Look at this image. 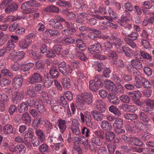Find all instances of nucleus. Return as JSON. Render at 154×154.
I'll list each match as a JSON object with an SVG mask.
<instances>
[{
	"label": "nucleus",
	"mask_w": 154,
	"mask_h": 154,
	"mask_svg": "<svg viewBox=\"0 0 154 154\" xmlns=\"http://www.w3.org/2000/svg\"><path fill=\"white\" fill-rule=\"evenodd\" d=\"M93 95L90 92H83L77 96L76 102L78 105H84V103L90 104L92 102Z\"/></svg>",
	"instance_id": "1"
},
{
	"label": "nucleus",
	"mask_w": 154,
	"mask_h": 154,
	"mask_svg": "<svg viewBox=\"0 0 154 154\" xmlns=\"http://www.w3.org/2000/svg\"><path fill=\"white\" fill-rule=\"evenodd\" d=\"M104 84L105 88L110 92L115 94H117V90L119 92L122 93H123L124 92V88L120 84H117V88L114 84L109 80L105 81Z\"/></svg>",
	"instance_id": "2"
},
{
	"label": "nucleus",
	"mask_w": 154,
	"mask_h": 154,
	"mask_svg": "<svg viewBox=\"0 0 154 154\" xmlns=\"http://www.w3.org/2000/svg\"><path fill=\"white\" fill-rule=\"evenodd\" d=\"M85 119L84 115L82 112H80L81 122L83 123L85 121L86 124L87 126L93 129L96 128L97 125L94 121H92V118L90 113L89 112L86 111L85 112Z\"/></svg>",
	"instance_id": "3"
},
{
	"label": "nucleus",
	"mask_w": 154,
	"mask_h": 154,
	"mask_svg": "<svg viewBox=\"0 0 154 154\" xmlns=\"http://www.w3.org/2000/svg\"><path fill=\"white\" fill-rule=\"evenodd\" d=\"M134 122L135 125V127H134L131 124H127L125 125L126 130L134 133L137 132L139 130H140L142 132L144 131V130H143V126L145 125H143L137 120L134 121Z\"/></svg>",
	"instance_id": "4"
},
{
	"label": "nucleus",
	"mask_w": 154,
	"mask_h": 154,
	"mask_svg": "<svg viewBox=\"0 0 154 154\" xmlns=\"http://www.w3.org/2000/svg\"><path fill=\"white\" fill-rule=\"evenodd\" d=\"M131 65H128L127 66L128 70L130 72L134 74H136L137 75H140V73L136 69L135 66L138 65L141 66L142 63L137 60H132L131 62Z\"/></svg>",
	"instance_id": "5"
},
{
	"label": "nucleus",
	"mask_w": 154,
	"mask_h": 154,
	"mask_svg": "<svg viewBox=\"0 0 154 154\" xmlns=\"http://www.w3.org/2000/svg\"><path fill=\"white\" fill-rule=\"evenodd\" d=\"M101 47L100 44L99 43H95L89 46L88 52L94 55V57L97 58L100 53Z\"/></svg>",
	"instance_id": "6"
},
{
	"label": "nucleus",
	"mask_w": 154,
	"mask_h": 154,
	"mask_svg": "<svg viewBox=\"0 0 154 154\" xmlns=\"http://www.w3.org/2000/svg\"><path fill=\"white\" fill-rule=\"evenodd\" d=\"M58 68L60 72L64 76L68 75V72L71 73L72 71V69L70 65L68 64L66 65L65 62H61L58 65Z\"/></svg>",
	"instance_id": "7"
},
{
	"label": "nucleus",
	"mask_w": 154,
	"mask_h": 154,
	"mask_svg": "<svg viewBox=\"0 0 154 154\" xmlns=\"http://www.w3.org/2000/svg\"><path fill=\"white\" fill-rule=\"evenodd\" d=\"M125 13L126 16H125L124 14L122 15L121 18L118 20V22L121 26H123L125 28L130 29L131 27V25L127 23V21L129 20L128 17L129 16L130 13L126 10L125 11Z\"/></svg>",
	"instance_id": "8"
},
{
	"label": "nucleus",
	"mask_w": 154,
	"mask_h": 154,
	"mask_svg": "<svg viewBox=\"0 0 154 154\" xmlns=\"http://www.w3.org/2000/svg\"><path fill=\"white\" fill-rule=\"evenodd\" d=\"M80 125L79 122L77 119H73L72 120L70 129L73 134L77 135L80 134Z\"/></svg>",
	"instance_id": "9"
},
{
	"label": "nucleus",
	"mask_w": 154,
	"mask_h": 154,
	"mask_svg": "<svg viewBox=\"0 0 154 154\" xmlns=\"http://www.w3.org/2000/svg\"><path fill=\"white\" fill-rule=\"evenodd\" d=\"M142 107H141L142 110V111L139 114L140 118L141 120L143 121L144 122L148 123L147 125L148 127H149L151 126L152 122L149 118L145 114L144 112H149V110L148 109H142Z\"/></svg>",
	"instance_id": "10"
},
{
	"label": "nucleus",
	"mask_w": 154,
	"mask_h": 154,
	"mask_svg": "<svg viewBox=\"0 0 154 154\" xmlns=\"http://www.w3.org/2000/svg\"><path fill=\"white\" fill-rule=\"evenodd\" d=\"M23 82V77L21 75H17L13 79V84L16 89L20 88Z\"/></svg>",
	"instance_id": "11"
},
{
	"label": "nucleus",
	"mask_w": 154,
	"mask_h": 154,
	"mask_svg": "<svg viewBox=\"0 0 154 154\" xmlns=\"http://www.w3.org/2000/svg\"><path fill=\"white\" fill-rule=\"evenodd\" d=\"M42 81V78L41 75L37 72L33 73L30 79L29 82L32 84L40 83Z\"/></svg>",
	"instance_id": "12"
},
{
	"label": "nucleus",
	"mask_w": 154,
	"mask_h": 154,
	"mask_svg": "<svg viewBox=\"0 0 154 154\" xmlns=\"http://www.w3.org/2000/svg\"><path fill=\"white\" fill-rule=\"evenodd\" d=\"M94 105L98 111L101 113H104L106 111V106L104 102L100 100H96Z\"/></svg>",
	"instance_id": "13"
},
{
	"label": "nucleus",
	"mask_w": 154,
	"mask_h": 154,
	"mask_svg": "<svg viewBox=\"0 0 154 154\" xmlns=\"http://www.w3.org/2000/svg\"><path fill=\"white\" fill-rule=\"evenodd\" d=\"M50 27L54 29H61L63 26L61 23L58 22L57 20L54 18L51 19L48 22Z\"/></svg>",
	"instance_id": "14"
},
{
	"label": "nucleus",
	"mask_w": 154,
	"mask_h": 154,
	"mask_svg": "<svg viewBox=\"0 0 154 154\" xmlns=\"http://www.w3.org/2000/svg\"><path fill=\"white\" fill-rule=\"evenodd\" d=\"M29 7V6L27 2H25L22 5L21 7V9L23 13L25 14H28L33 13L35 11V8H28V7Z\"/></svg>",
	"instance_id": "15"
},
{
	"label": "nucleus",
	"mask_w": 154,
	"mask_h": 154,
	"mask_svg": "<svg viewBox=\"0 0 154 154\" xmlns=\"http://www.w3.org/2000/svg\"><path fill=\"white\" fill-rule=\"evenodd\" d=\"M122 109L125 111L134 112L137 110V108L135 105L124 104L122 105Z\"/></svg>",
	"instance_id": "16"
},
{
	"label": "nucleus",
	"mask_w": 154,
	"mask_h": 154,
	"mask_svg": "<svg viewBox=\"0 0 154 154\" xmlns=\"http://www.w3.org/2000/svg\"><path fill=\"white\" fill-rule=\"evenodd\" d=\"M34 131L33 129L31 128L28 129L27 132L24 135V139L25 141H27L28 139L32 140L35 137L34 136Z\"/></svg>",
	"instance_id": "17"
},
{
	"label": "nucleus",
	"mask_w": 154,
	"mask_h": 154,
	"mask_svg": "<svg viewBox=\"0 0 154 154\" xmlns=\"http://www.w3.org/2000/svg\"><path fill=\"white\" fill-rule=\"evenodd\" d=\"M110 39L112 41V44L117 48L118 47L120 48L123 44V42L121 41L120 38L115 36H111Z\"/></svg>",
	"instance_id": "18"
},
{
	"label": "nucleus",
	"mask_w": 154,
	"mask_h": 154,
	"mask_svg": "<svg viewBox=\"0 0 154 154\" xmlns=\"http://www.w3.org/2000/svg\"><path fill=\"white\" fill-rule=\"evenodd\" d=\"M19 45L22 49L27 48L31 43V41L28 38L22 39L19 42Z\"/></svg>",
	"instance_id": "19"
},
{
	"label": "nucleus",
	"mask_w": 154,
	"mask_h": 154,
	"mask_svg": "<svg viewBox=\"0 0 154 154\" xmlns=\"http://www.w3.org/2000/svg\"><path fill=\"white\" fill-rule=\"evenodd\" d=\"M58 123L60 131L62 134L65 131L66 127L65 121L64 120L60 119L59 120Z\"/></svg>",
	"instance_id": "20"
},
{
	"label": "nucleus",
	"mask_w": 154,
	"mask_h": 154,
	"mask_svg": "<svg viewBox=\"0 0 154 154\" xmlns=\"http://www.w3.org/2000/svg\"><path fill=\"white\" fill-rule=\"evenodd\" d=\"M91 114L94 119L97 121H100L103 119V115L98 111L93 110Z\"/></svg>",
	"instance_id": "21"
},
{
	"label": "nucleus",
	"mask_w": 154,
	"mask_h": 154,
	"mask_svg": "<svg viewBox=\"0 0 154 154\" xmlns=\"http://www.w3.org/2000/svg\"><path fill=\"white\" fill-rule=\"evenodd\" d=\"M100 126L102 129L105 131L111 130L112 128L111 124L106 120L102 121Z\"/></svg>",
	"instance_id": "22"
},
{
	"label": "nucleus",
	"mask_w": 154,
	"mask_h": 154,
	"mask_svg": "<svg viewBox=\"0 0 154 154\" xmlns=\"http://www.w3.org/2000/svg\"><path fill=\"white\" fill-rule=\"evenodd\" d=\"M3 132L5 134L7 135L13 133V128L11 125L7 124L3 128Z\"/></svg>",
	"instance_id": "23"
},
{
	"label": "nucleus",
	"mask_w": 154,
	"mask_h": 154,
	"mask_svg": "<svg viewBox=\"0 0 154 154\" xmlns=\"http://www.w3.org/2000/svg\"><path fill=\"white\" fill-rule=\"evenodd\" d=\"M61 82L64 88L68 89L71 87L70 79L67 77H65L61 79Z\"/></svg>",
	"instance_id": "24"
},
{
	"label": "nucleus",
	"mask_w": 154,
	"mask_h": 154,
	"mask_svg": "<svg viewBox=\"0 0 154 154\" xmlns=\"http://www.w3.org/2000/svg\"><path fill=\"white\" fill-rule=\"evenodd\" d=\"M21 118L26 125H30L31 120V117L28 112H26L23 113L22 115Z\"/></svg>",
	"instance_id": "25"
},
{
	"label": "nucleus",
	"mask_w": 154,
	"mask_h": 154,
	"mask_svg": "<svg viewBox=\"0 0 154 154\" xmlns=\"http://www.w3.org/2000/svg\"><path fill=\"white\" fill-rule=\"evenodd\" d=\"M115 133L112 131L106 132L105 134V139L107 142L112 141L115 138Z\"/></svg>",
	"instance_id": "26"
},
{
	"label": "nucleus",
	"mask_w": 154,
	"mask_h": 154,
	"mask_svg": "<svg viewBox=\"0 0 154 154\" xmlns=\"http://www.w3.org/2000/svg\"><path fill=\"white\" fill-rule=\"evenodd\" d=\"M34 65V63L30 62L23 64L21 66V70L23 72L27 71L33 66Z\"/></svg>",
	"instance_id": "27"
},
{
	"label": "nucleus",
	"mask_w": 154,
	"mask_h": 154,
	"mask_svg": "<svg viewBox=\"0 0 154 154\" xmlns=\"http://www.w3.org/2000/svg\"><path fill=\"white\" fill-rule=\"evenodd\" d=\"M127 94L131 97L135 99L140 98L142 95L141 93L137 91H134L133 92H128Z\"/></svg>",
	"instance_id": "28"
},
{
	"label": "nucleus",
	"mask_w": 154,
	"mask_h": 154,
	"mask_svg": "<svg viewBox=\"0 0 154 154\" xmlns=\"http://www.w3.org/2000/svg\"><path fill=\"white\" fill-rule=\"evenodd\" d=\"M45 33L47 36H52L57 35L60 33V32L56 30L49 29L45 31Z\"/></svg>",
	"instance_id": "29"
},
{
	"label": "nucleus",
	"mask_w": 154,
	"mask_h": 154,
	"mask_svg": "<svg viewBox=\"0 0 154 154\" xmlns=\"http://www.w3.org/2000/svg\"><path fill=\"white\" fill-rule=\"evenodd\" d=\"M120 50L125 53V54L126 56L129 57L132 55V50L129 48L126 47V46H122Z\"/></svg>",
	"instance_id": "30"
},
{
	"label": "nucleus",
	"mask_w": 154,
	"mask_h": 154,
	"mask_svg": "<svg viewBox=\"0 0 154 154\" xmlns=\"http://www.w3.org/2000/svg\"><path fill=\"white\" fill-rule=\"evenodd\" d=\"M35 133L41 142L44 141L45 140V135L42 130L37 129L35 131Z\"/></svg>",
	"instance_id": "31"
},
{
	"label": "nucleus",
	"mask_w": 154,
	"mask_h": 154,
	"mask_svg": "<svg viewBox=\"0 0 154 154\" xmlns=\"http://www.w3.org/2000/svg\"><path fill=\"white\" fill-rule=\"evenodd\" d=\"M109 111L114 114L118 116H120L121 115L120 112L118 108L113 105H111L109 107Z\"/></svg>",
	"instance_id": "32"
},
{
	"label": "nucleus",
	"mask_w": 154,
	"mask_h": 154,
	"mask_svg": "<svg viewBox=\"0 0 154 154\" xmlns=\"http://www.w3.org/2000/svg\"><path fill=\"white\" fill-rule=\"evenodd\" d=\"M130 143H133L134 145L137 146H142V142L136 137H130Z\"/></svg>",
	"instance_id": "33"
},
{
	"label": "nucleus",
	"mask_w": 154,
	"mask_h": 154,
	"mask_svg": "<svg viewBox=\"0 0 154 154\" xmlns=\"http://www.w3.org/2000/svg\"><path fill=\"white\" fill-rule=\"evenodd\" d=\"M50 74L52 79H57L59 76L58 72L55 67H52L51 69Z\"/></svg>",
	"instance_id": "34"
},
{
	"label": "nucleus",
	"mask_w": 154,
	"mask_h": 154,
	"mask_svg": "<svg viewBox=\"0 0 154 154\" xmlns=\"http://www.w3.org/2000/svg\"><path fill=\"white\" fill-rule=\"evenodd\" d=\"M94 67L96 70L98 72L102 71V69L104 67L103 64L102 63H99L97 61H95L93 64Z\"/></svg>",
	"instance_id": "35"
},
{
	"label": "nucleus",
	"mask_w": 154,
	"mask_h": 154,
	"mask_svg": "<svg viewBox=\"0 0 154 154\" xmlns=\"http://www.w3.org/2000/svg\"><path fill=\"white\" fill-rule=\"evenodd\" d=\"M38 110V112L41 113H43L45 111V108L43 105L41 101H37L35 107Z\"/></svg>",
	"instance_id": "36"
},
{
	"label": "nucleus",
	"mask_w": 154,
	"mask_h": 154,
	"mask_svg": "<svg viewBox=\"0 0 154 154\" xmlns=\"http://www.w3.org/2000/svg\"><path fill=\"white\" fill-rule=\"evenodd\" d=\"M76 44L80 50L83 51L85 49V44L81 39L79 38L76 40Z\"/></svg>",
	"instance_id": "37"
},
{
	"label": "nucleus",
	"mask_w": 154,
	"mask_h": 154,
	"mask_svg": "<svg viewBox=\"0 0 154 154\" xmlns=\"http://www.w3.org/2000/svg\"><path fill=\"white\" fill-rule=\"evenodd\" d=\"M42 124L44 125L45 130L47 132H49L52 128V124L51 122L46 120H45L43 121Z\"/></svg>",
	"instance_id": "38"
},
{
	"label": "nucleus",
	"mask_w": 154,
	"mask_h": 154,
	"mask_svg": "<svg viewBox=\"0 0 154 154\" xmlns=\"http://www.w3.org/2000/svg\"><path fill=\"white\" fill-rule=\"evenodd\" d=\"M18 109L20 112H23L26 111L28 109L27 104L25 102L21 103L18 106Z\"/></svg>",
	"instance_id": "39"
},
{
	"label": "nucleus",
	"mask_w": 154,
	"mask_h": 154,
	"mask_svg": "<svg viewBox=\"0 0 154 154\" xmlns=\"http://www.w3.org/2000/svg\"><path fill=\"white\" fill-rule=\"evenodd\" d=\"M45 11L52 12L57 13L59 11V8L54 5H49L45 9Z\"/></svg>",
	"instance_id": "40"
},
{
	"label": "nucleus",
	"mask_w": 154,
	"mask_h": 154,
	"mask_svg": "<svg viewBox=\"0 0 154 154\" xmlns=\"http://www.w3.org/2000/svg\"><path fill=\"white\" fill-rule=\"evenodd\" d=\"M56 4L60 7L66 6L69 8L71 6V5L69 2L65 1L59 0L57 2Z\"/></svg>",
	"instance_id": "41"
},
{
	"label": "nucleus",
	"mask_w": 154,
	"mask_h": 154,
	"mask_svg": "<svg viewBox=\"0 0 154 154\" xmlns=\"http://www.w3.org/2000/svg\"><path fill=\"white\" fill-rule=\"evenodd\" d=\"M124 117L127 119L133 120L136 119L138 116L137 114H135L126 113L124 115Z\"/></svg>",
	"instance_id": "42"
},
{
	"label": "nucleus",
	"mask_w": 154,
	"mask_h": 154,
	"mask_svg": "<svg viewBox=\"0 0 154 154\" xmlns=\"http://www.w3.org/2000/svg\"><path fill=\"white\" fill-rule=\"evenodd\" d=\"M15 47L14 42L12 41H10L8 42L7 44V47L5 48L7 52L8 53V51H10V50H14Z\"/></svg>",
	"instance_id": "43"
},
{
	"label": "nucleus",
	"mask_w": 154,
	"mask_h": 154,
	"mask_svg": "<svg viewBox=\"0 0 154 154\" xmlns=\"http://www.w3.org/2000/svg\"><path fill=\"white\" fill-rule=\"evenodd\" d=\"M87 17V14L85 13H80L78 15L76 22L78 23H82L84 22V18Z\"/></svg>",
	"instance_id": "44"
},
{
	"label": "nucleus",
	"mask_w": 154,
	"mask_h": 154,
	"mask_svg": "<svg viewBox=\"0 0 154 154\" xmlns=\"http://www.w3.org/2000/svg\"><path fill=\"white\" fill-rule=\"evenodd\" d=\"M22 17H23L22 16H17V17H14L13 16H10L7 17L3 22H5L7 21L8 20H10L11 21H14L18 20L21 19Z\"/></svg>",
	"instance_id": "45"
},
{
	"label": "nucleus",
	"mask_w": 154,
	"mask_h": 154,
	"mask_svg": "<svg viewBox=\"0 0 154 154\" xmlns=\"http://www.w3.org/2000/svg\"><path fill=\"white\" fill-rule=\"evenodd\" d=\"M8 36L3 32L0 33V46L3 45L8 39Z\"/></svg>",
	"instance_id": "46"
},
{
	"label": "nucleus",
	"mask_w": 154,
	"mask_h": 154,
	"mask_svg": "<svg viewBox=\"0 0 154 154\" xmlns=\"http://www.w3.org/2000/svg\"><path fill=\"white\" fill-rule=\"evenodd\" d=\"M123 121L122 119H117L115 121L113 124V127L115 128L118 127H122Z\"/></svg>",
	"instance_id": "47"
},
{
	"label": "nucleus",
	"mask_w": 154,
	"mask_h": 154,
	"mask_svg": "<svg viewBox=\"0 0 154 154\" xmlns=\"http://www.w3.org/2000/svg\"><path fill=\"white\" fill-rule=\"evenodd\" d=\"M124 39L125 42L132 48H134L136 47V44L133 40L127 37L124 38Z\"/></svg>",
	"instance_id": "48"
},
{
	"label": "nucleus",
	"mask_w": 154,
	"mask_h": 154,
	"mask_svg": "<svg viewBox=\"0 0 154 154\" xmlns=\"http://www.w3.org/2000/svg\"><path fill=\"white\" fill-rule=\"evenodd\" d=\"M141 6L142 8V10L148 9L151 8L152 5L150 3L147 1H145L141 2Z\"/></svg>",
	"instance_id": "49"
},
{
	"label": "nucleus",
	"mask_w": 154,
	"mask_h": 154,
	"mask_svg": "<svg viewBox=\"0 0 154 154\" xmlns=\"http://www.w3.org/2000/svg\"><path fill=\"white\" fill-rule=\"evenodd\" d=\"M138 52L139 53H140V54L143 58L149 60L150 61L152 60V57L149 54L143 51H138Z\"/></svg>",
	"instance_id": "50"
},
{
	"label": "nucleus",
	"mask_w": 154,
	"mask_h": 154,
	"mask_svg": "<svg viewBox=\"0 0 154 154\" xmlns=\"http://www.w3.org/2000/svg\"><path fill=\"white\" fill-rule=\"evenodd\" d=\"M142 84L145 88H150L152 85L146 79L142 78H141Z\"/></svg>",
	"instance_id": "51"
},
{
	"label": "nucleus",
	"mask_w": 154,
	"mask_h": 154,
	"mask_svg": "<svg viewBox=\"0 0 154 154\" xmlns=\"http://www.w3.org/2000/svg\"><path fill=\"white\" fill-rule=\"evenodd\" d=\"M108 150L110 154H113L116 146L112 143H109L107 145Z\"/></svg>",
	"instance_id": "52"
},
{
	"label": "nucleus",
	"mask_w": 154,
	"mask_h": 154,
	"mask_svg": "<svg viewBox=\"0 0 154 154\" xmlns=\"http://www.w3.org/2000/svg\"><path fill=\"white\" fill-rule=\"evenodd\" d=\"M26 148L23 144L17 145L14 147V151L19 152H21L22 151H24Z\"/></svg>",
	"instance_id": "53"
},
{
	"label": "nucleus",
	"mask_w": 154,
	"mask_h": 154,
	"mask_svg": "<svg viewBox=\"0 0 154 154\" xmlns=\"http://www.w3.org/2000/svg\"><path fill=\"white\" fill-rule=\"evenodd\" d=\"M52 148H54L56 151H58L63 146V144L62 143H53L50 145Z\"/></svg>",
	"instance_id": "54"
},
{
	"label": "nucleus",
	"mask_w": 154,
	"mask_h": 154,
	"mask_svg": "<svg viewBox=\"0 0 154 154\" xmlns=\"http://www.w3.org/2000/svg\"><path fill=\"white\" fill-rule=\"evenodd\" d=\"M134 75H135V81L134 83V85L137 88H140L141 87V85L140 80L138 77L139 75H137L136 74Z\"/></svg>",
	"instance_id": "55"
},
{
	"label": "nucleus",
	"mask_w": 154,
	"mask_h": 154,
	"mask_svg": "<svg viewBox=\"0 0 154 154\" xmlns=\"http://www.w3.org/2000/svg\"><path fill=\"white\" fill-rule=\"evenodd\" d=\"M11 83V81L7 79H3L0 80V85L2 87L9 85Z\"/></svg>",
	"instance_id": "56"
},
{
	"label": "nucleus",
	"mask_w": 154,
	"mask_h": 154,
	"mask_svg": "<svg viewBox=\"0 0 154 154\" xmlns=\"http://www.w3.org/2000/svg\"><path fill=\"white\" fill-rule=\"evenodd\" d=\"M41 121V119L40 118L34 119L32 123V127L35 129H37L40 124Z\"/></svg>",
	"instance_id": "57"
},
{
	"label": "nucleus",
	"mask_w": 154,
	"mask_h": 154,
	"mask_svg": "<svg viewBox=\"0 0 154 154\" xmlns=\"http://www.w3.org/2000/svg\"><path fill=\"white\" fill-rule=\"evenodd\" d=\"M60 105L62 106L60 107L61 109L64 108L66 107L67 108L69 106L64 96H61L60 97Z\"/></svg>",
	"instance_id": "58"
},
{
	"label": "nucleus",
	"mask_w": 154,
	"mask_h": 154,
	"mask_svg": "<svg viewBox=\"0 0 154 154\" xmlns=\"http://www.w3.org/2000/svg\"><path fill=\"white\" fill-rule=\"evenodd\" d=\"M89 87L90 89L92 91H95L97 90V88L94 81L91 80L89 82Z\"/></svg>",
	"instance_id": "59"
},
{
	"label": "nucleus",
	"mask_w": 154,
	"mask_h": 154,
	"mask_svg": "<svg viewBox=\"0 0 154 154\" xmlns=\"http://www.w3.org/2000/svg\"><path fill=\"white\" fill-rule=\"evenodd\" d=\"M92 142L97 146H100L102 144V142L98 137H95L92 138Z\"/></svg>",
	"instance_id": "60"
},
{
	"label": "nucleus",
	"mask_w": 154,
	"mask_h": 154,
	"mask_svg": "<svg viewBox=\"0 0 154 154\" xmlns=\"http://www.w3.org/2000/svg\"><path fill=\"white\" fill-rule=\"evenodd\" d=\"M8 100V96L5 94H0V103H6Z\"/></svg>",
	"instance_id": "61"
},
{
	"label": "nucleus",
	"mask_w": 154,
	"mask_h": 154,
	"mask_svg": "<svg viewBox=\"0 0 154 154\" xmlns=\"http://www.w3.org/2000/svg\"><path fill=\"white\" fill-rule=\"evenodd\" d=\"M90 132V130L86 127H83L82 128V134L86 137H88L89 136Z\"/></svg>",
	"instance_id": "62"
},
{
	"label": "nucleus",
	"mask_w": 154,
	"mask_h": 154,
	"mask_svg": "<svg viewBox=\"0 0 154 154\" xmlns=\"http://www.w3.org/2000/svg\"><path fill=\"white\" fill-rule=\"evenodd\" d=\"M94 133L96 136L102 139L103 138L104 132L102 130H97L95 131Z\"/></svg>",
	"instance_id": "63"
},
{
	"label": "nucleus",
	"mask_w": 154,
	"mask_h": 154,
	"mask_svg": "<svg viewBox=\"0 0 154 154\" xmlns=\"http://www.w3.org/2000/svg\"><path fill=\"white\" fill-rule=\"evenodd\" d=\"M120 99L122 102L126 103H128L130 102L129 97L126 95H122L120 96Z\"/></svg>",
	"instance_id": "64"
}]
</instances>
